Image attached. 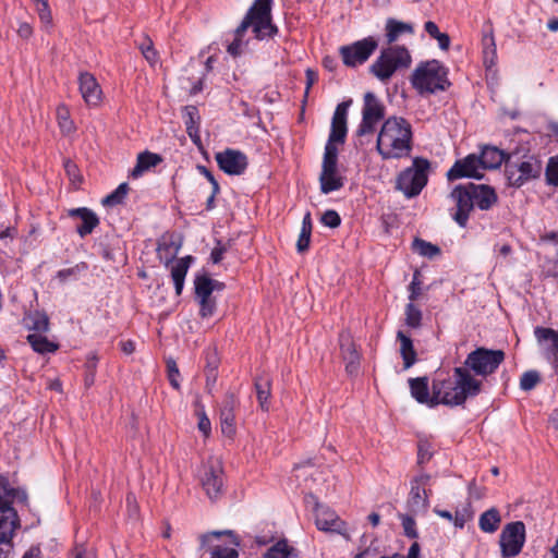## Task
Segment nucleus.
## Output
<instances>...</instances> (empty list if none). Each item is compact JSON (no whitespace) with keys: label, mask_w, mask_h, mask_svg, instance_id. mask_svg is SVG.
Segmentation results:
<instances>
[{"label":"nucleus","mask_w":558,"mask_h":558,"mask_svg":"<svg viewBox=\"0 0 558 558\" xmlns=\"http://www.w3.org/2000/svg\"><path fill=\"white\" fill-rule=\"evenodd\" d=\"M274 0H255L246 12L241 24L233 33V40L228 45L227 51L232 57H238L243 52L247 41L244 35L247 28L252 27L254 37L263 40L277 34L278 28L272 24L271 8Z\"/></svg>","instance_id":"nucleus-1"},{"label":"nucleus","mask_w":558,"mask_h":558,"mask_svg":"<svg viewBox=\"0 0 558 558\" xmlns=\"http://www.w3.org/2000/svg\"><path fill=\"white\" fill-rule=\"evenodd\" d=\"M481 383L465 367H456L453 377L438 374L432 384L434 404L460 405L480 392Z\"/></svg>","instance_id":"nucleus-2"},{"label":"nucleus","mask_w":558,"mask_h":558,"mask_svg":"<svg viewBox=\"0 0 558 558\" xmlns=\"http://www.w3.org/2000/svg\"><path fill=\"white\" fill-rule=\"evenodd\" d=\"M376 149L383 159H400L412 150V128L401 117H390L377 135Z\"/></svg>","instance_id":"nucleus-3"},{"label":"nucleus","mask_w":558,"mask_h":558,"mask_svg":"<svg viewBox=\"0 0 558 558\" xmlns=\"http://www.w3.org/2000/svg\"><path fill=\"white\" fill-rule=\"evenodd\" d=\"M15 494L8 477L0 475V558L12 548V538L20 525L17 513L12 507Z\"/></svg>","instance_id":"nucleus-4"},{"label":"nucleus","mask_w":558,"mask_h":558,"mask_svg":"<svg viewBox=\"0 0 558 558\" xmlns=\"http://www.w3.org/2000/svg\"><path fill=\"white\" fill-rule=\"evenodd\" d=\"M411 84L420 94H435L450 85L446 68L437 60L420 63L411 75Z\"/></svg>","instance_id":"nucleus-5"},{"label":"nucleus","mask_w":558,"mask_h":558,"mask_svg":"<svg viewBox=\"0 0 558 558\" xmlns=\"http://www.w3.org/2000/svg\"><path fill=\"white\" fill-rule=\"evenodd\" d=\"M411 62V54L405 47L391 46L380 51L369 71L379 81L387 82L398 70L408 69Z\"/></svg>","instance_id":"nucleus-6"},{"label":"nucleus","mask_w":558,"mask_h":558,"mask_svg":"<svg viewBox=\"0 0 558 558\" xmlns=\"http://www.w3.org/2000/svg\"><path fill=\"white\" fill-rule=\"evenodd\" d=\"M430 162L423 157H415L412 165L402 170L396 179V189L407 198H413L422 192L428 181Z\"/></svg>","instance_id":"nucleus-7"},{"label":"nucleus","mask_w":558,"mask_h":558,"mask_svg":"<svg viewBox=\"0 0 558 558\" xmlns=\"http://www.w3.org/2000/svg\"><path fill=\"white\" fill-rule=\"evenodd\" d=\"M541 172L542 163L533 156L517 159L509 156L506 160L505 174L511 186L520 187L526 182L538 178Z\"/></svg>","instance_id":"nucleus-8"},{"label":"nucleus","mask_w":558,"mask_h":558,"mask_svg":"<svg viewBox=\"0 0 558 558\" xmlns=\"http://www.w3.org/2000/svg\"><path fill=\"white\" fill-rule=\"evenodd\" d=\"M345 178L338 170V149L325 147L322 171L319 174L320 191L329 194L343 187Z\"/></svg>","instance_id":"nucleus-9"},{"label":"nucleus","mask_w":558,"mask_h":558,"mask_svg":"<svg viewBox=\"0 0 558 558\" xmlns=\"http://www.w3.org/2000/svg\"><path fill=\"white\" fill-rule=\"evenodd\" d=\"M504 360L505 353L502 350L478 348L466 356L464 364L476 375L487 376L493 374Z\"/></svg>","instance_id":"nucleus-10"},{"label":"nucleus","mask_w":558,"mask_h":558,"mask_svg":"<svg viewBox=\"0 0 558 558\" xmlns=\"http://www.w3.org/2000/svg\"><path fill=\"white\" fill-rule=\"evenodd\" d=\"M378 47V41L369 36L344 45L339 48V54L344 65L349 68H356L365 63L369 57L375 52Z\"/></svg>","instance_id":"nucleus-11"},{"label":"nucleus","mask_w":558,"mask_h":558,"mask_svg":"<svg viewBox=\"0 0 558 558\" xmlns=\"http://www.w3.org/2000/svg\"><path fill=\"white\" fill-rule=\"evenodd\" d=\"M525 543V525L522 521L506 524L499 536L501 556L511 558L518 556Z\"/></svg>","instance_id":"nucleus-12"},{"label":"nucleus","mask_w":558,"mask_h":558,"mask_svg":"<svg viewBox=\"0 0 558 558\" xmlns=\"http://www.w3.org/2000/svg\"><path fill=\"white\" fill-rule=\"evenodd\" d=\"M385 108L377 97L368 92L364 95L362 121L356 130V135L362 137L373 134L376 125L384 119Z\"/></svg>","instance_id":"nucleus-13"},{"label":"nucleus","mask_w":558,"mask_h":558,"mask_svg":"<svg viewBox=\"0 0 558 558\" xmlns=\"http://www.w3.org/2000/svg\"><path fill=\"white\" fill-rule=\"evenodd\" d=\"M222 474V464L217 458H210L202 466L201 483L210 499H216L221 494Z\"/></svg>","instance_id":"nucleus-14"},{"label":"nucleus","mask_w":558,"mask_h":558,"mask_svg":"<svg viewBox=\"0 0 558 558\" xmlns=\"http://www.w3.org/2000/svg\"><path fill=\"white\" fill-rule=\"evenodd\" d=\"M432 476L426 473L417 474L411 481V490L408 498V507L411 513L417 514L425 512L428 508V498L430 489H427Z\"/></svg>","instance_id":"nucleus-15"},{"label":"nucleus","mask_w":558,"mask_h":558,"mask_svg":"<svg viewBox=\"0 0 558 558\" xmlns=\"http://www.w3.org/2000/svg\"><path fill=\"white\" fill-rule=\"evenodd\" d=\"M315 524L318 530L331 532L350 539L347 523L342 521L338 514L330 508L316 504L315 507Z\"/></svg>","instance_id":"nucleus-16"},{"label":"nucleus","mask_w":558,"mask_h":558,"mask_svg":"<svg viewBox=\"0 0 558 558\" xmlns=\"http://www.w3.org/2000/svg\"><path fill=\"white\" fill-rule=\"evenodd\" d=\"M451 199L456 204V213L453 220L462 228L468 225L471 211L474 208L473 197L470 183L465 185H457L450 193Z\"/></svg>","instance_id":"nucleus-17"},{"label":"nucleus","mask_w":558,"mask_h":558,"mask_svg":"<svg viewBox=\"0 0 558 558\" xmlns=\"http://www.w3.org/2000/svg\"><path fill=\"white\" fill-rule=\"evenodd\" d=\"M483 170L480 157L475 154H470L453 163L447 172V178L450 181L462 178L481 179L483 177Z\"/></svg>","instance_id":"nucleus-18"},{"label":"nucleus","mask_w":558,"mask_h":558,"mask_svg":"<svg viewBox=\"0 0 558 558\" xmlns=\"http://www.w3.org/2000/svg\"><path fill=\"white\" fill-rule=\"evenodd\" d=\"M219 168L229 175H241L247 168V157L244 153L227 148L216 154Z\"/></svg>","instance_id":"nucleus-19"},{"label":"nucleus","mask_w":558,"mask_h":558,"mask_svg":"<svg viewBox=\"0 0 558 558\" xmlns=\"http://www.w3.org/2000/svg\"><path fill=\"white\" fill-rule=\"evenodd\" d=\"M351 101L339 104L333 112L331 120V129L325 147L331 146L337 148L336 144H343L347 136V116Z\"/></svg>","instance_id":"nucleus-20"},{"label":"nucleus","mask_w":558,"mask_h":558,"mask_svg":"<svg viewBox=\"0 0 558 558\" xmlns=\"http://www.w3.org/2000/svg\"><path fill=\"white\" fill-rule=\"evenodd\" d=\"M535 338L547 360L558 362V331L553 328L536 327Z\"/></svg>","instance_id":"nucleus-21"},{"label":"nucleus","mask_w":558,"mask_h":558,"mask_svg":"<svg viewBox=\"0 0 558 558\" xmlns=\"http://www.w3.org/2000/svg\"><path fill=\"white\" fill-rule=\"evenodd\" d=\"M80 92L84 101L89 106H97L101 100V88L95 76L83 72L78 76Z\"/></svg>","instance_id":"nucleus-22"},{"label":"nucleus","mask_w":558,"mask_h":558,"mask_svg":"<svg viewBox=\"0 0 558 558\" xmlns=\"http://www.w3.org/2000/svg\"><path fill=\"white\" fill-rule=\"evenodd\" d=\"M236 407L238 400L235 396L232 393L227 395L220 409V425L222 434L228 437H232L235 434L234 411Z\"/></svg>","instance_id":"nucleus-23"},{"label":"nucleus","mask_w":558,"mask_h":558,"mask_svg":"<svg viewBox=\"0 0 558 558\" xmlns=\"http://www.w3.org/2000/svg\"><path fill=\"white\" fill-rule=\"evenodd\" d=\"M340 350L343 360L347 363V372L349 374H354L359 369L360 365V354L356 351L355 344L352 341L351 335L348 332H342L339 336Z\"/></svg>","instance_id":"nucleus-24"},{"label":"nucleus","mask_w":558,"mask_h":558,"mask_svg":"<svg viewBox=\"0 0 558 558\" xmlns=\"http://www.w3.org/2000/svg\"><path fill=\"white\" fill-rule=\"evenodd\" d=\"M474 207L481 210L490 209L498 201L495 190L485 184L470 183Z\"/></svg>","instance_id":"nucleus-25"},{"label":"nucleus","mask_w":558,"mask_h":558,"mask_svg":"<svg viewBox=\"0 0 558 558\" xmlns=\"http://www.w3.org/2000/svg\"><path fill=\"white\" fill-rule=\"evenodd\" d=\"M70 217H77L81 219V225L76 227V232L81 238L90 234L94 229L99 225L97 215L87 207L73 208L69 210Z\"/></svg>","instance_id":"nucleus-26"},{"label":"nucleus","mask_w":558,"mask_h":558,"mask_svg":"<svg viewBox=\"0 0 558 558\" xmlns=\"http://www.w3.org/2000/svg\"><path fill=\"white\" fill-rule=\"evenodd\" d=\"M221 534H227L231 537V544L233 545V547L220 546V545L214 546L210 550V558H238L239 554H238V550L235 549V547L240 545V541H239L238 536L232 531H225V532L214 531L209 534L203 535L202 543L204 544L207 541V538L210 536L218 537Z\"/></svg>","instance_id":"nucleus-27"},{"label":"nucleus","mask_w":558,"mask_h":558,"mask_svg":"<svg viewBox=\"0 0 558 558\" xmlns=\"http://www.w3.org/2000/svg\"><path fill=\"white\" fill-rule=\"evenodd\" d=\"M182 117L187 135L195 145L199 146L202 141L199 134L201 117L198 109L195 106H185L183 108Z\"/></svg>","instance_id":"nucleus-28"},{"label":"nucleus","mask_w":558,"mask_h":558,"mask_svg":"<svg viewBox=\"0 0 558 558\" xmlns=\"http://www.w3.org/2000/svg\"><path fill=\"white\" fill-rule=\"evenodd\" d=\"M409 386H410L412 397L418 403L426 404L430 408L435 407L434 391L432 392V395L429 393L427 377L410 378Z\"/></svg>","instance_id":"nucleus-29"},{"label":"nucleus","mask_w":558,"mask_h":558,"mask_svg":"<svg viewBox=\"0 0 558 558\" xmlns=\"http://www.w3.org/2000/svg\"><path fill=\"white\" fill-rule=\"evenodd\" d=\"M194 286L197 300L211 299L214 291H221L225 288L222 282L211 279L207 275L197 276L195 278Z\"/></svg>","instance_id":"nucleus-30"},{"label":"nucleus","mask_w":558,"mask_h":558,"mask_svg":"<svg viewBox=\"0 0 558 558\" xmlns=\"http://www.w3.org/2000/svg\"><path fill=\"white\" fill-rule=\"evenodd\" d=\"M484 170L499 168L502 162H506L509 156L496 146L483 147L478 156Z\"/></svg>","instance_id":"nucleus-31"},{"label":"nucleus","mask_w":558,"mask_h":558,"mask_svg":"<svg viewBox=\"0 0 558 558\" xmlns=\"http://www.w3.org/2000/svg\"><path fill=\"white\" fill-rule=\"evenodd\" d=\"M162 161L161 157L158 154L144 151L137 156L136 165L131 170L130 177L133 179L141 178L146 171L156 167Z\"/></svg>","instance_id":"nucleus-32"},{"label":"nucleus","mask_w":558,"mask_h":558,"mask_svg":"<svg viewBox=\"0 0 558 558\" xmlns=\"http://www.w3.org/2000/svg\"><path fill=\"white\" fill-rule=\"evenodd\" d=\"M397 339L400 342L399 352L403 360V367H404V369H408L411 366H413L417 361L416 351L414 349L413 341L409 336H407L401 330H399L397 332Z\"/></svg>","instance_id":"nucleus-33"},{"label":"nucleus","mask_w":558,"mask_h":558,"mask_svg":"<svg viewBox=\"0 0 558 558\" xmlns=\"http://www.w3.org/2000/svg\"><path fill=\"white\" fill-rule=\"evenodd\" d=\"M192 262L191 256H185L175 260L171 267V277L174 283L175 294L180 295L184 287V280Z\"/></svg>","instance_id":"nucleus-34"},{"label":"nucleus","mask_w":558,"mask_h":558,"mask_svg":"<svg viewBox=\"0 0 558 558\" xmlns=\"http://www.w3.org/2000/svg\"><path fill=\"white\" fill-rule=\"evenodd\" d=\"M26 339L32 349L40 354L53 353L59 348L56 342L48 340V338L41 333H29Z\"/></svg>","instance_id":"nucleus-35"},{"label":"nucleus","mask_w":558,"mask_h":558,"mask_svg":"<svg viewBox=\"0 0 558 558\" xmlns=\"http://www.w3.org/2000/svg\"><path fill=\"white\" fill-rule=\"evenodd\" d=\"M500 522L499 511L496 508H490L481 514L478 526L485 533H494L498 530Z\"/></svg>","instance_id":"nucleus-36"},{"label":"nucleus","mask_w":558,"mask_h":558,"mask_svg":"<svg viewBox=\"0 0 558 558\" xmlns=\"http://www.w3.org/2000/svg\"><path fill=\"white\" fill-rule=\"evenodd\" d=\"M404 33H413V27L411 24L399 22L392 19L387 21L386 37L388 44L396 41Z\"/></svg>","instance_id":"nucleus-37"},{"label":"nucleus","mask_w":558,"mask_h":558,"mask_svg":"<svg viewBox=\"0 0 558 558\" xmlns=\"http://www.w3.org/2000/svg\"><path fill=\"white\" fill-rule=\"evenodd\" d=\"M482 44L484 64L486 68H492L495 65L497 58L495 38L492 32L483 35Z\"/></svg>","instance_id":"nucleus-38"},{"label":"nucleus","mask_w":558,"mask_h":558,"mask_svg":"<svg viewBox=\"0 0 558 558\" xmlns=\"http://www.w3.org/2000/svg\"><path fill=\"white\" fill-rule=\"evenodd\" d=\"M255 389H256V395H257V400H258L259 407L262 408V410L268 411V409H269L268 400H269L270 393H271L269 378L260 377V378L256 379Z\"/></svg>","instance_id":"nucleus-39"},{"label":"nucleus","mask_w":558,"mask_h":558,"mask_svg":"<svg viewBox=\"0 0 558 558\" xmlns=\"http://www.w3.org/2000/svg\"><path fill=\"white\" fill-rule=\"evenodd\" d=\"M265 558H296L294 549L289 546L286 539L272 545L265 554Z\"/></svg>","instance_id":"nucleus-40"},{"label":"nucleus","mask_w":558,"mask_h":558,"mask_svg":"<svg viewBox=\"0 0 558 558\" xmlns=\"http://www.w3.org/2000/svg\"><path fill=\"white\" fill-rule=\"evenodd\" d=\"M129 192V185L128 183H121L113 192L108 194L102 199V205L108 207H114L117 205H120L124 202L126 195Z\"/></svg>","instance_id":"nucleus-41"},{"label":"nucleus","mask_w":558,"mask_h":558,"mask_svg":"<svg viewBox=\"0 0 558 558\" xmlns=\"http://www.w3.org/2000/svg\"><path fill=\"white\" fill-rule=\"evenodd\" d=\"M413 250L420 255L428 258H433L440 254V248L422 239H415L413 242Z\"/></svg>","instance_id":"nucleus-42"},{"label":"nucleus","mask_w":558,"mask_h":558,"mask_svg":"<svg viewBox=\"0 0 558 558\" xmlns=\"http://www.w3.org/2000/svg\"><path fill=\"white\" fill-rule=\"evenodd\" d=\"M405 325L410 328L416 329L422 323V311L414 305V302H409L405 306Z\"/></svg>","instance_id":"nucleus-43"},{"label":"nucleus","mask_w":558,"mask_h":558,"mask_svg":"<svg viewBox=\"0 0 558 558\" xmlns=\"http://www.w3.org/2000/svg\"><path fill=\"white\" fill-rule=\"evenodd\" d=\"M88 269V266L86 263L82 262L76 264L73 267L61 269L57 272V278L61 282H65L70 279H77L83 272H85Z\"/></svg>","instance_id":"nucleus-44"},{"label":"nucleus","mask_w":558,"mask_h":558,"mask_svg":"<svg viewBox=\"0 0 558 558\" xmlns=\"http://www.w3.org/2000/svg\"><path fill=\"white\" fill-rule=\"evenodd\" d=\"M57 120L62 133L70 134L74 131V123L65 106L61 105L57 108Z\"/></svg>","instance_id":"nucleus-45"},{"label":"nucleus","mask_w":558,"mask_h":558,"mask_svg":"<svg viewBox=\"0 0 558 558\" xmlns=\"http://www.w3.org/2000/svg\"><path fill=\"white\" fill-rule=\"evenodd\" d=\"M28 319L31 322L28 328L36 331L35 333L40 335L49 330V319L46 314L35 313Z\"/></svg>","instance_id":"nucleus-46"},{"label":"nucleus","mask_w":558,"mask_h":558,"mask_svg":"<svg viewBox=\"0 0 558 558\" xmlns=\"http://www.w3.org/2000/svg\"><path fill=\"white\" fill-rule=\"evenodd\" d=\"M32 1L34 2L35 10L37 11L41 23L46 26L51 25L52 16H51V11L48 5V1L47 0H32Z\"/></svg>","instance_id":"nucleus-47"},{"label":"nucleus","mask_w":558,"mask_h":558,"mask_svg":"<svg viewBox=\"0 0 558 558\" xmlns=\"http://www.w3.org/2000/svg\"><path fill=\"white\" fill-rule=\"evenodd\" d=\"M541 377L536 371L525 372L520 379V388L524 391H530L539 383Z\"/></svg>","instance_id":"nucleus-48"},{"label":"nucleus","mask_w":558,"mask_h":558,"mask_svg":"<svg viewBox=\"0 0 558 558\" xmlns=\"http://www.w3.org/2000/svg\"><path fill=\"white\" fill-rule=\"evenodd\" d=\"M473 512L470 506H465L461 509H457L453 514V525L457 529H463L465 523L472 520Z\"/></svg>","instance_id":"nucleus-49"},{"label":"nucleus","mask_w":558,"mask_h":558,"mask_svg":"<svg viewBox=\"0 0 558 558\" xmlns=\"http://www.w3.org/2000/svg\"><path fill=\"white\" fill-rule=\"evenodd\" d=\"M434 454L432 445L427 440H421L417 446V463L428 462Z\"/></svg>","instance_id":"nucleus-50"},{"label":"nucleus","mask_w":558,"mask_h":558,"mask_svg":"<svg viewBox=\"0 0 558 558\" xmlns=\"http://www.w3.org/2000/svg\"><path fill=\"white\" fill-rule=\"evenodd\" d=\"M140 49L144 56V58L151 64L155 65L158 62V53L153 46V41L150 39H146L141 44Z\"/></svg>","instance_id":"nucleus-51"},{"label":"nucleus","mask_w":558,"mask_h":558,"mask_svg":"<svg viewBox=\"0 0 558 558\" xmlns=\"http://www.w3.org/2000/svg\"><path fill=\"white\" fill-rule=\"evenodd\" d=\"M399 518L401 520L404 534L408 537L416 538L417 537V531H416V527H415V525H416L415 524V520L411 515H409V514H399Z\"/></svg>","instance_id":"nucleus-52"},{"label":"nucleus","mask_w":558,"mask_h":558,"mask_svg":"<svg viewBox=\"0 0 558 558\" xmlns=\"http://www.w3.org/2000/svg\"><path fill=\"white\" fill-rule=\"evenodd\" d=\"M168 379L174 389H180V372L173 360L167 362Z\"/></svg>","instance_id":"nucleus-53"},{"label":"nucleus","mask_w":558,"mask_h":558,"mask_svg":"<svg viewBox=\"0 0 558 558\" xmlns=\"http://www.w3.org/2000/svg\"><path fill=\"white\" fill-rule=\"evenodd\" d=\"M322 223L329 228H337L341 223V218L336 210H326L320 219Z\"/></svg>","instance_id":"nucleus-54"},{"label":"nucleus","mask_w":558,"mask_h":558,"mask_svg":"<svg viewBox=\"0 0 558 558\" xmlns=\"http://www.w3.org/2000/svg\"><path fill=\"white\" fill-rule=\"evenodd\" d=\"M546 175L550 184L558 185V155L549 159Z\"/></svg>","instance_id":"nucleus-55"},{"label":"nucleus","mask_w":558,"mask_h":558,"mask_svg":"<svg viewBox=\"0 0 558 558\" xmlns=\"http://www.w3.org/2000/svg\"><path fill=\"white\" fill-rule=\"evenodd\" d=\"M199 302V314L202 317L207 318L214 315L216 311V301L211 299H202Z\"/></svg>","instance_id":"nucleus-56"},{"label":"nucleus","mask_w":558,"mask_h":558,"mask_svg":"<svg viewBox=\"0 0 558 558\" xmlns=\"http://www.w3.org/2000/svg\"><path fill=\"white\" fill-rule=\"evenodd\" d=\"M409 291H410L409 300H410V302H414L420 296V294L422 292V282L418 279V272H415L413 275V279L409 286Z\"/></svg>","instance_id":"nucleus-57"},{"label":"nucleus","mask_w":558,"mask_h":558,"mask_svg":"<svg viewBox=\"0 0 558 558\" xmlns=\"http://www.w3.org/2000/svg\"><path fill=\"white\" fill-rule=\"evenodd\" d=\"M494 253L496 254L497 258L507 259L512 254V247L508 243H496L494 245Z\"/></svg>","instance_id":"nucleus-58"},{"label":"nucleus","mask_w":558,"mask_h":558,"mask_svg":"<svg viewBox=\"0 0 558 558\" xmlns=\"http://www.w3.org/2000/svg\"><path fill=\"white\" fill-rule=\"evenodd\" d=\"M311 234L312 233L305 232V231L300 232L299 239L296 242V250L299 253H303L308 248L310 242H311Z\"/></svg>","instance_id":"nucleus-59"},{"label":"nucleus","mask_w":558,"mask_h":558,"mask_svg":"<svg viewBox=\"0 0 558 558\" xmlns=\"http://www.w3.org/2000/svg\"><path fill=\"white\" fill-rule=\"evenodd\" d=\"M197 169L209 181L211 187H214V193H219L220 187L213 173L205 166H198Z\"/></svg>","instance_id":"nucleus-60"},{"label":"nucleus","mask_w":558,"mask_h":558,"mask_svg":"<svg viewBox=\"0 0 558 558\" xmlns=\"http://www.w3.org/2000/svg\"><path fill=\"white\" fill-rule=\"evenodd\" d=\"M198 429L203 433L204 436H208L210 434L211 424L205 412L199 414Z\"/></svg>","instance_id":"nucleus-61"},{"label":"nucleus","mask_w":558,"mask_h":558,"mask_svg":"<svg viewBox=\"0 0 558 558\" xmlns=\"http://www.w3.org/2000/svg\"><path fill=\"white\" fill-rule=\"evenodd\" d=\"M98 359L96 354L90 353L87 355L86 362H85V372H90L92 374H96Z\"/></svg>","instance_id":"nucleus-62"},{"label":"nucleus","mask_w":558,"mask_h":558,"mask_svg":"<svg viewBox=\"0 0 558 558\" xmlns=\"http://www.w3.org/2000/svg\"><path fill=\"white\" fill-rule=\"evenodd\" d=\"M17 34L20 37L28 39L33 35V27L26 22L20 23Z\"/></svg>","instance_id":"nucleus-63"},{"label":"nucleus","mask_w":558,"mask_h":558,"mask_svg":"<svg viewBox=\"0 0 558 558\" xmlns=\"http://www.w3.org/2000/svg\"><path fill=\"white\" fill-rule=\"evenodd\" d=\"M434 39L437 40L440 49L448 50V48L450 46V38L446 33L439 32V34L437 36H435Z\"/></svg>","instance_id":"nucleus-64"}]
</instances>
